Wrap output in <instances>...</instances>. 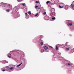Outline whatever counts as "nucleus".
Instances as JSON below:
<instances>
[{
    "instance_id": "58836bf2",
    "label": "nucleus",
    "mask_w": 74,
    "mask_h": 74,
    "mask_svg": "<svg viewBox=\"0 0 74 74\" xmlns=\"http://www.w3.org/2000/svg\"><path fill=\"white\" fill-rule=\"evenodd\" d=\"M54 4H56V3H54Z\"/></svg>"
},
{
    "instance_id": "f8f14e48",
    "label": "nucleus",
    "mask_w": 74,
    "mask_h": 74,
    "mask_svg": "<svg viewBox=\"0 0 74 74\" xmlns=\"http://www.w3.org/2000/svg\"><path fill=\"white\" fill-rule=\"evenodd\" d=\"M6 12H9V11H10V9H7L6 10Z\"/></svg>"
},
{
    "instance_id": "e433bc0d",
    "label": "nucleus",
    "mask_w": 74,
    "mask_h": 74,
    "mask_svg": "<svg viewBox=\"0 0 74 74\" xmlns=\"http://www.w3.org/2000/svg\"><path fill=\"white\" fill-rule=\"evenodd\" d=\"M13 51V52H14V50L13 51Z\"/></svg>"
},
{
    "instance_id": "f257e3e1",
    "label": "nucleus",
    "mask_w": 74,
    "mask_h": 74,
    "mask_svg": "<svg viewBox=\"0 0 74 74\" xmlns=\"http://www.w3.org/2000/svg\"><path fill=\"white\" fill-rule=\"evenodd\" d=\"M1 4L3 6V7H5V6H6V8H11L12 7V6H10V4L5 3H2Z\"/></svg>"
},
{
    "instance_id": "bb28decb",
    "label": "nucleus",
    "mask_w": 74,
    "mask_h": 74,
    "mask_svg": "<svg viewBox=\"0 0 74 74\" xmlns=\"http://www.w3.org/2000/svg\"><path fill=\"white\" fill-rule=\"evenodd\" d=\"M44 15H45V14H46V12H44L43 13Z\"/></svg>"
},
{
    "instance_id": "a19ab883",
    "label": "nucleus",
    "mask_w": 74,
    "mask_h": 74,
    "mask_svg": "<svg viewBox=\"0 0 74 74\" xmlns=\"http://www.w3.org/2000/svg\"><path fill=\"white\" fill-rule=\"evenodd\" d=\"M51 14H52V13H51Z\"/></svg>"
},
{
    "instance_id": "6ab92c4d",
    "label": "nucleus",
    "mask_w": 74,
    "mask_h": 74,
    "mask_svg": "<svg viewBox=\"0 0 74 74\" xmlns=\"http://www.w3.org/2000/svg\"><path fill=\"white\" fill-rule=\"evenodd\" d=\"M59 7L60 8H63V6H60V5L59 6Z\"/></svg>"
},
{
    "instance_id": "4be33fe9",
    "label": "nucleus",
    "mask_w": 74,
    "mask_h": 74,
    "mask_svg": "<svg viewBox=\"0 0 74 74\" xmlns=\"http://www.w3.org/2000/svg\"><path fill=\"white\" fill-rule=\"evenodd\" d=\"M66 51H69V48H66Z\"/></svg>"
},
{
    "instance_id": "2eb2a0df",
    "label": "nucleus",
    "mask_w": 74,
    "mask_h": 74,
    "mask_svg": "<svg viewBox=\"0 0 74 74\" xmlns=\"http://www.w3.org/2000/svg\"><path fill=\"white\" fill-rule=\"evenodd\" d=\"M6 69H10V66H7L6 67Z\"/></svg>"
},
{
    "instance_id": "c85d7f7f",
    "label": "nucleus",
    "mask_w": 74,
    "mask_h": 74,
    "mask_svg": "<svg viewBox=\"0 0 74 74\" xmlns=\"http://www.w3.org/2000/svg\"><path fill=\"white\" fill-rule=\"evenodd\" d=\"M70 63H68L67 64V65H70Z\"/></svg>"
},
{
    "instance_id": "412c9836",
    "label": "nucleus",
    "mask_w": 74,
    "mask_h": 74,
    "mask_svg": "<svg viewBox=\"0 0 74 74\" xmlns=\"http://www.w3.org/2000/svg\"><path fill=\"white\" fill-rule=\"evenodd\" d=\"M50 2V1H47L46 2L47 4H48Z\"/></svg>"
},
{
    "instance_id": "9b49d317",
    "label": "nucleus",
    "mask_w": 74,
    "mask_h": 74,
    "mask_svg": "<svg viewBox=\"0 0 74 74\" xmlns=\"http://www.w3.org/2000/svg\"><path fill=\"white\" fill-rule=\"evenodd\" d=\"M22 63H23L21 62L19 65H17V67H19L20 66H21V65L22 64Z\"/></svg>"
},
{
    "instance_id": "cd10ccee",
    "label": "nucleus",
    "mask_w": 74,
    "mask_h": 74,
    "mask_svg": "<svg viewBox=\"0 0 74 74\" xmlns=\"http://www.w3.org/2000/svg\"><path fill=\"white\" fill-rule=\"evenodd\" d=\"M62 48H63V47H64V45H62Z\"/></svg>"
},
{
    "instance_id": "473e14b6",
    "label": "nucleus",
    "mask_w": 74,
    "mask_h": 74,
    "mask_svg": "<svg viewBox=\"0 0 74 74\" xmlns=\"http://www.w3.org/2000/svg\"><path fill=\"white\" fill-rule=\"evenodd\" d=\"M61 5H64L63 3H62V4H61Z\"/></svg>"
},
{
    "instance_id": "0eeeda50",
    "label": "nucleus",
    "mask_w": 74,
    "mask_h": 74,
    "mask_svg": "<svg viewBox=\"0 0 74 74\" xmlns=\"http://www.w3.org/2000/svg\"><path fill=\"white\" fill-rule=\"evenodd\" d=\"M44 48L45 49H46V50H47V49H48V47H47V46H44Z\"/></svg>"
},
{
    "instance_id": "dca6fc26",
    "label": "nucleus",
    "mask_w": 74,
    "mask_h": 74,
    "mask_svg": "<svg viewBox=\"0 0 74 74\" xmlns=\"http://www.w3.org/2000/svg\"><path fill=\"white\" fill-rule=\"evenodd\" d=\"M22 4L24 7H25V3H22Z\"/></svg>"
},
{
    "instance_id": "ddd939ff",
    "label": "nucleus",
    "mask_w": 74,
    "mask_h": 74,
    "mask_svg": "<svg viewBox=\"0 0 74 74\" xmlns=\"http://www.w3.org/2000/svg\"><path fill=\"white\" fill-rule=\"evenodd\" d=\"M17 0V1H18V2H21L22 1H23V0Z\"/></svg>"
},
{
    "instance_id": "4468645a",
    "label": "nucleus",
    "mask_w": 74,
    "mask_h": 74,
    "mask_svg": "<svg viewBox=\"0 0 74 74\" xmlns=\"http://www.w3.org/2000/svg\"><path fill=\"white\" fill-rule=\"evenodd\" d=\"M40 52H43L44 51V49H40Z\"/></svg>"
},
{
    "instance_id": "f03ea898",
    "label": "nucleus",
    "mask_w": 74,
    "mask_h": 74,
    "mask_svg": "<svg viewBox=\"0 0 74 74\" xmlns=\"http://www.w3.org/2000/svg\"><path fill=\"white\" fill-rule=\"evenodd\" d=\"M38 7V6H35V8L37 9V10L38 11H40V8Z\"/></svg>"
},
{
    "instance_id": "4c0bfd02",
    "label": "nucleus",
    "mask_w": 74,
    "mask_h": 74,
    "mask_svg": "<svg viewBox=\"0 0 74 74\" xmlns=\"http://www.w3.org/2000/svg\"><path fill=\"white\" fill-rule=\"evenodd\" d=\"M51 12H52V11H51Z\"/></svg>"
},
{
    "instance_id": "a878e982",
    "label": "nucleus",
    "mask_w": 74,
    "mask_h": 74,
    "mask_svg": "<svg viewBox=\"0 0 74 74\" xmlns=\"http://www.w3.org/2000/svg\"><path fill=\"white\" fill-rule=\"evenodd\" d=\"M38 13H37L35 15V16H37V15H38Z\"/></svg>"
},
{
    "instance_id": "393cba45",
    "label": "nucleus",
    "mask_w": 74,
    "mask_h": 74,
    "mask_svg": "<svg viewBox=\"0 0 74 74\" xmlns=\"http://www.w3.org/2000/svg\"><path fill=\"white\" fill-rule=\"evenodd\" d=\"M8 57L9 58H11V56H10L9 55V54H8Z\"/></svg>"
},
{
    "instance_id": "5701e85b",
    "label": "nucleus",
    "mask_w": 74,
    "mask_h": 74,
    "mask_svg": "<svg viewBox=\"0 0 74 74\" xmlns=\"http://www.w3.org/2000/svg\"><path fill=\"white\" fill-rule=\"evenodd\" d=\"M40 45H43V44H44V43H43V42H41V43H40Z\"/></svg>"
},
{
    "instance_id": "b1692460",
    "label": "nucleus",
    "mask_w": 74,
    "mask_h": 74,
    "mask_svg": "<svg viewBox=\"0 0 74 74\" xmlns=\"http://www.w3.org/2000/svg\"><path fill=\"white\" fill-rule=\"evenodd\" d=\"M13 67H11L10 68L9 70H12L13 69Z\"/></svg>"
},
{
    "instance_id": "37998d69",
    "label": "nucleus",
    "mask_w": 74,
    "mask_h": 74,
    "mask_svg": "<svg viewBox=\"0 0 74 74\" xmlns=\"http://www.w3.org/2000/svg\"><path fill=\"white\" fill-rule=\"evenodd\" d=\"M42 8H43V7H42Z\"/></svg>"
},
{
    "instance_id": "1a4fd4ad",
    "label": "nucleus",
    "mask_w": 74,
    "mask_h": 74,
    "mask_svg": "<svg viewBox=\"0 0 74 74\" xmlns=\"http://www.w3.org/2000/svg\"><path fill=\"white\" fill-rule=\"evenodd\" d=\"M14 8H15V9H16L15 11H16V12H17V11H18V8L17 7H14Z\"/></svg>"
},
{
    "instance_id": "f704fd0d",
    "label": "nucleus",
    "mask_w": 74,
    "mask_h": 74,
    "mask_svg": "<svg viewBox=\"0 0 74 74\" xmlns=\"http://www.w3.org/2000/svg\"><path fill=\"white\" fill-rule=\"evenodd\" d=\"M26 18H27H27H27V17H26Z\"/></svg>"
},
{
    "instance_id": "79ce46f5",
    "label": "nucleus",
    "mask_w": 74,
    "mask_h": 74,
    "mask_svg": "<svg viewBox=\"0 0 74 74\" xmlns=\"http://www.w3.org/2000/svg\"><path fill=\"white\" fill-rule=\"evenodd\" d=\"M14 51H16V50H14Z\"/></svg>"
},
{
    "instance_id": "c9c22d12",
    "label": "nucleus",
    "mask_w": 74,
    "mask_h": 74,
    "mask_svg": "<svg viewBox=\"0 0 74 74\" xmlns=\"http://www.w3.org/2000/svg\"><path fill=\"white\" fill-rule=\"evenodd\" d=\"M46 52H48V51H46Z\"/></svg>"
},
{
    "instance_id": "a211bd4d",
    "label": "nucleus",
    "mask_w": 74,
    "mask_h": 74,
    "mask_svg": "<svg viewBox=\"0 0 74 74\" xmlns=\"http://www.w3.org/2000/svg\"><path fill=\"white\" fill-rule=\"evenodd\" d=\"M56 50H58V49H59V48H58V46H56Z\"/></svg>"
},
{
    "instance_id": "6e6552de",
    "label": "nucleus",
    "mask_w": 74,
    "mask_h": 74,
    "mask_svg": "<svg viewBox=\"0 0 74 74\" xmlns=\"http://www.w3.org/2000/svg\"><path fill=\"white\" fill-rule=\"evenodd\" d=\"M65 10H68L69 8V6L67 5H66L65 6Z\"/></svg>"
},
{
    "instance_id": "ea45409f",
    "label": "nucleus",
    "mask_w": 74,
    "mask_h": 74,
    "mask_svg": "<svg viewBox=\"0 0 74 74\" xmlns=\"http://www.w3.org/2000/svg\"><path fill=\"white\" fill-rule=\"evenodd\" d=\"M19 50H17V51H18Z\"/></svg>"
},
{
    "instance_id": "39448f33",
    "label": "nucleus",
    "mask_w": 74,
    "mask_h": 74,
    "mask_svg": "<svg viewBox=\"0 0 74 74\" xmlns=\"http://www.w3.org/2000/svg\"><path fill=\"white\" fill-rule=\"evenodd\" d=\"M71 8L73 10H74V5H73V4H71Z\"/></svg>"
},
{
    "instance_id": "72a5a7b5",
    "label": "nucleus",
    "mask_w": 74,
    "mask_h": 74,
    "mask_svg": "<svg viewBox=\"0 0 74 74\" xmlns=\"http://www.w3.org/2000/svg\"><path fill=\"white\" fill-rule=\"evenodd\" d=\"M50 47H51V48H53V47H52L51 46H50Z\"/></svg>"
},
{
    "instance_id": "c756f323",
    "label": "nucleus",
    "mask_w": 74,
    "mask_h": 74,
    "mask_svg": "<svg viewBox=\"0 0 74 74\" xmlns=\"http://www.w3.org/2000/svg\"><path fill=\"white\" fill-rule=\"evenodd\" d=\"M36 3H38V1H36Z\"/></svg>"
},
{
    "instance_id": "20e7f679",
    "label": "nucleus",
    "mask_w": 74,
    "mask_h": 74,
    "mask_svg": "<svg viewBox=\"0 0 74 74\" xmlns=\"http://www.w3.org/2000/svg\"><path fill=\"white\" fill-rule=\"evenodd\" d=\"M66 46L68 47H70V45H69V43L68 42H66Z\"/></svg>"
},
{
    "instance_id": "2f4dec72",
    "label": "nucleus",
    "mask_w": 74,
    "mask_h": 74,
    "mask_svg": "<svg viewBox=\"0 0 74 74\" xmlns=\"http://www.w3.org/2000/svg\"><path fill=\"white\" fill-rule=\"evenodd\" d=\"M25 15H27V13H25Z\"/></svg>"
},
{
    "instance_id": "f3484780",
    "label": "nucleus",
    "mask_w": 74,
    "mask_h": 74,
    "mask_svg": "<svg viewBox=\"0 0 74 74\" xmlns=\"http://www.w3.org/2000/svg\"><path fill=\"white\" fill-rule=\"evenodd\" d=\"M28 14H29V15H31V12L30 11H29L28 12Z\"/></svg>"
},
{
    "instance_id": "423d86ee",
    "label": "nucleus",
    "mask_w": 74,
    "mask_h": 74,
    "mask_svg": "<svg viewBox=\"0 0 74 74\" xmlns=\"http://www.w3.org/2000/svg\"><path fill=\"white\" fill-rule=\"evenodd\" d=\"M2 63H8V62L6 61L5 60L2 61Z\"/></svg>"
},
{
    "instance_id": "7ed1b4c3",
    "label": "nucleus",
    "mask_w": 74,
    "mask_h": 74,
    "mask_svg": "<svg viewBox=\"0 0 74 74\" xmlns=\"http://www.w3.org/2000/svg\"><path fill=\"white\" fill-rule=\"evenodd\" d=\"M45 19L46 21H48V20H49V16H45Z\"/></svg>"
},
{
    "instance_id": "aec40b11",
    "label": "nucleus",
    "mask_w": 74,
    "mask_h": 74,
    "mask_svg": "<svg viewBox=\"0 0 74 74\" xmlns=\"http://www.w3.org/2000/svg\"><path fill=\"white\" fill-rule=\"evenodd\" d=\"M52 19L53 20V21H55V17H53L52 18Z\"/></svg>"
},
{
    "instance_id": "9d476101",
    "label": "nucleus",
    "mask_w": 74,
    "mask_h": 74,
    "mask_svg": "<svg viewBox=\"0 0 74 74\" xmlns=\"http://www.w3.org/2000/svg\"><path fill=\"white\" fill-rule=\"evenodd\" d=\"M68 26H72L73 25V24L71 23H69V24H68Z\"/></svg>"
},
{
    "instance_id": "7c9ffc66",
    "label": "nucleus",
    "mask_w": 74,
    "mask_h": 74,
    "mask_svg": "<svg viewBox=\"0 0 74 74\" xmlns=\"http://www.w3.org/2000/svg\"><path fill=\"white\" fill-rule=\"evenodd\" d=\"M5 69H4V70H2V71H5Z\"/></svg>"
}]
</instances>
